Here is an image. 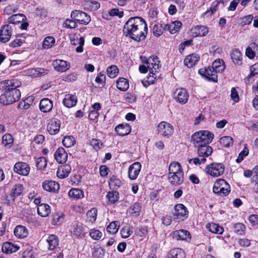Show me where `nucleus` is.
Returning <instances> with one entry per match:
<instances>
[{"mask_svg": "<svg viewBox=\"0 0 258 258\" xmlns=\"http://www.w3.org/2000/svg\"><path fill=\"white\" fill-rule=\"evenodd\" d=\"M131 127L127 123H122L117 125L115 128L116 133L121 136L129 134L131 132Z\"/></svg>", "mask_w": 258, "mask_h": 258, "instance_id": "5701e85b", "label": "nucleus"}, {"mask_svg": "<svg viewBox=\"0 0 258 258\" xmlns=\"http://www.w3.org/2000/svg\"><path fill=\"white\" fill-rule=\"evenodd\" d=\"M48 244V248L49 250H54L58 245L59 240L58 237L54 234L50 235L46 239Z\"/></svg>", "mask_w": 258, "mask_h": 258, "instance_id": "7c9ffc66", "label": "nucleus"}, {"mask_svg": "<svg viewBox=\"0 0 258 258\" xmlns=\"http://www.w3.org/2000/svg\"><path fill=\"white\" fill-rule=\"evenodd\" d=\"M42 187L46 191L56 192L59 189V184L53 180H45L42 183Z\"/></svg>", "mask_w": 258, "mask_h": 258, "instance_id": "f3484780", "label": "nucleus"}, {"mask_svg": "<svg viewBox=\"0 0 258 258\" xmlns=\"http://www.w3.org/2000/svg\"><path fill=\"white\" fill-rule=\"evenodd\" d=\"M107 76L110 78L116 77L118 73V69L115 65H112L106 70Z\"/></svg>", "mask_w": 258, "mask_h": 258, "instance_id": "de8ad7c7", "label": "nucleus"}, {"mask_svg": "<svg viewBox=\"0 0 258 258\" xmlns=\"http://www.w3.org/2000/svg\"><path fill=\"white\" fill-rule=\"evenodd\" d=\"M56 161L60 164L66 162L68 158V154L63 148H58L54 154Z\"/></svg>", "mask_w": 258, "mask_h": 258, "instance_id": "4be33fe9", "label": "nucleus"}, {"mask_svg": "<svg viewBox=\"0 0 258 258\" xmlns=\"http://www.w3.org/2000/svg\"><path fill=\"white\" fill-rule=\"evenodd\" d=\"M108 201L114 204L118 200V192L117 191H109L106 195Z\"/></svg>", "mask_w": 258, "mask_h": 258, "instance_id": "6e6d98bb", "label": "nucleus"}, {"mask_svg": "<svg viewBox=\"0 0 258 258\" xmlns=\"http://www.w3.org/2000/svg\"><path fill=\"white\" fill-rule=\"evenodd\" d=\"M15 235L20 238L26 237L28 235V231L27 228L23 226H17L14 231Z\"/></svg>", "mask_w": 258, "mask_h": 258, "instance_id": "473e14b6", "label": "nucleus"}, {"mask_svg": "<svg viewBox=\"0 0 258 258\" xmlns=\"http://www.w3.org/2000/svg\"><path fill=\"white\" fill-rule=\"evenodd\" d=\"M140 58L143 63L147 64V68L151 74L154 75L159 72L161 64L157 56H152L148 58L145 56H141Z\"/></svg>", "mask_w": 258, "mask_h": 258, "instance_id": "39448f33", "label": "nucleus"}, {"mask_svg": "<svg viewBox=\"0 0 258 258\" xmlns=\"http://www.w3.org/2000/svg\"><path fill=\"white\" fill-rule=\"evenodd\" d=\"M208 145L209 144L197 146L198 147L197 152L199 157L206 159L207 157L212 154L213 149Z\"/></svg>", "mask_w": 258, "mask_h": 258, "instance_id": "a211bd4d", "label": "nucleus"}, {"mask_svg": "<svg viewBox=\"0 0 258 258\" xmlns=\"http://www.w3.org/2000/svg\"><path fill=\"white\" fill-rule=\"evenodd\" d=\"M164 30H165L164 25L161 24H155L153 28V34L157 37L161 36Z\"/></svg>", "mask_w": 258, "mask_h": 258, "instance_id": "49530a36", "label": "nucleus"}, {"mask_svg": "<svg viewBox=\"0 0 258 258\" xmlns=\"http://www.w3.org/2000/svg\"><path fill=\"white\" fill-rule=\"evenodd\" d=\"M211 67L213 68L217 73H221L225 69L224 62L222 59H217L215 60Z\"/></svg>", "mask_w": 258, "mask_h": 258, "instance_id": "c03bdc74", "label": "nucleus"}, {"mask_svg": "<svg viewBox=\"0 0 258 258\" xmlns=\"http://www.w3.org/2000/svg\"><path fill=\"white\" fill-rule=\"evenodd\" d=\"M222 2V0H216L212 3L210 7V10L207 11L204 13V15H212L214 12L217 11V7H218L220 3Z\"/></svg>", "mask_w": 258, "mask_h": 258, "instance_id": "864d4df0", "label": "nucleus"}, {"mask_svg": "<svg viewBox=\"0 0 258 258\" xmlns=\"http://www.w3.org/2000/svg\"><path fill=\"white\" fill-rule=\"evenodd\" d=\"M234 232L238 235H244L245 232V226L241 223H237L233 225Z\"/></svg>", "mask_w": 258, "mask_h": 258, "instance_id": "3c124183", "label": "nucleus"}, {"mask_svg": "<svg viewBox=\"0 0 258 258\" xmlns=\"http://www.w3.org/2000/svg\"><path fill=\"white\" fill-rule=\"evenodd\" d=\"M219 142L221 145L225 147H229L233 144V139L229 136H224L220 138Z\"/></svg>", "mask_w": 258, "mask_h": 258, "instance_id": "603ef678", "label": "nucleus"}, {"mask_svg": "<svg viewBox=\"0 0 258 258\" xmlns=\"http://www.w3.org/2000/svg\"><path fill=\"white\" fill-rule=\"evenodd\" d=\"M62 102L66 107L68 108H71L76 105L77 102V98L75 95L67 94L65 95Z\"/></svg>", "mask_w": 258, "mask_h": 258, "instance_id": "393cba45", "label": "nucleus"}, {"mask_svg": "<svg viewBox=\"0 0 258 258\" xmlns=\"http://www.w3.org/2000/svg\"><path fill=\"white\" fill-rule=\"evenodd\" d=\"M185 254L181 248H177L171 249L168 254V258H185Z\"/></svg>", "mask_w": 258, "mask_h": 258, "instance_id": "f704fd0d", "label": "nucleus"}, {"mask_svg": "<svg viewBox=\"0 0 258 258\" xmlns=\"http://www.w3.org/2000/svg\"><path fill=\"white\" fill-rule=\"evenodd\" d=\"M168 179L169 183L174 186L181 184L184 181V173L180 164L178 162H171L168 167Z\"/></svg>", "mask_w": 258, "mask_h": 258, "instance_id": "7ed1b4c3", "label": "nucleus"}, {"mask_svg": "<svg viewBox=\"0 0 258 258\" xmlns=\"http://www.w3.org/2000/svg\"><path fill=\"white\" fill-rule=\"evenodd\" d=\"M119 228V225L117 222H112L107 227V231L112 234L116 233Z\"/></svg>", "mask_w": 258, "mask_h": 258, "instance_id": "4d7b16f0", "label": "nucleus"}, {"mask_svg": "<svg viewBox=\"0 0 258 258\" xmlns=\"http://www.w3.org/2000/svg\"><path fill=\"white\" fill-rule=\"evenodd\" d=\"M132 231L128 227H124L120 230L121 236L123 238H128L132 234Z\"/></svg>", "mask_w": 258, "mask_h": 258, "instance_id": "338daca9", "label": "nucleus"}, {"mask_svg": "<svg viewBox=\"0 0 258 258\" xmlns=\"http://www.w3.org/2000/svg\"><path fill=\"white\" fill-rule=\"evenodd\" d=\"M148 229L146 226H139L135 231L136 235L141 237H145L148 233Z\"/></svg>", "mask_w": 258, "mask_h": 258, "instance_id": "bf43d9fd", "label": "nucleus"}, {"mask_svg": "<svg viewBox=\"0 0 258 258\" xmlns=\"http://www.w3.org/2000/svg\"><path fill=\"white\" fill-rule=\"evenodd\" d=\"M199 59L200 57L198 55L192 54L185 57L184 60V63L188 68H190L194 66Z\"/></svg>", "mask_w": 258, "mask_h": 258, "instance_id": "bb28decb", "label": "nucleus"}, {"mask_svg": "<svg viewBox=\"0 0 258 258\" xmlns=\"http://www.w3.org/2000/svg\"><path fill=\"white\" fill-rule=\"evenodd\" d=\"M84 9L91 11L98 10L100 8V4L95 1L88 0L84 2Z\"/></svg>", "mask_w": 258, "mask_h": 258, "instance_id": "c9c22d12", "label": "nucleus"}, {"mask_svg": "<svg viewBox=\"0 0 258 258\" xmlns=\"http://www.w3.org/2000/svg\"><path fill=\"white\" fill-rule=\"evenodd\" d=\"M68 195L70 197L76 199L83 198L84 196L83 190L76 188L71 189L68 192Z\"/></svg>", "mask_w": 258, "mask_h": 258, "instance_id": "79ce46f5", "label": "nucleus"}, {"mask_svg": "<svg viewBox=\"0 0 258 258\" xmlns=\"http://www.w3.org/2000/svg\"><path fill=\"white\" fill-rule=\"evenodd\" d=\"M54 70L60 72H64L70 68V63L61 59H55L52 62Z\"/></svg>", "mask_w": 258, "mask_h": 258, "instance_id": "4468645a", "label": "nucleus"}, {"mask_svg": "<svg viewBox=\"0 0 258 258\" xmlns=\"http://www.w3.org/2000/svg\"><path fill=\"white\" fill-rule=\"evenodd\" d=\"M199 73L208 80L213 82L217 81V73L212 67L202 68L199 70Z\"/></svg>", "mask_w": 258, "mask_h": 258, "instance_id": "9d476101", "label": "nucleus"}, {"mask_svg": "<svg viewBox=\"0 0 258 258\" xmlns=\"http://www.w3.org/2000/svg\"><path fill=\"white\" fill-rule=\"evenodd\" d=\"M60 122L57 119H52L48 123L47 130L49 134L54 135L58 133L60 129Z\"/></svg>", "mask_w": 258, "mask_h": 258, "instance_id": "6ab92c4d", "label": "nucleus"}, {"mask_svg": "<svg viewBox=\"0 0 258 258\" xmlns=\"http://www.w3.org/2000/svg\"><path fill=\"white\" fill-rule=\"evenodd\" d=\"M71 170V167L69 164H65L58 168L57 171V176L59 178L67 177Z\"/></svg>", "mask_w": 258, "mask_h": 258, "instance_id": "c85d7f7f", "label": "nucleus"}, {"mask_svg": "<svg viewBox=\"0 0 258 258\" xmlns=\"http://www.w3.org/2000/svg\"><path fill=\"white\" fill-rule=\"evenodd\" d=\"M71 18L76 22L83 25L88 24L91 21L90 16L83 11H74L71 13Z\"/></svg>", "mask_w": 258, "mask_h": 258, "instance_id": "1a4fd4ad", "label": "nucleus"}, {"mask_svg": "<svg viewBox=\"0 0 258 258\" xmlns=\"http://www.w3.org/2000/svg\"><path fill=\"white\" fill-rule=\"evenodd\" d=\"M47 165V160L45 157L38 158L36 161V166L38 169H44Z\"/></svg>", "mask_w": 258, "mask_h": 258, "instance_id": "680f3d73", "label": "nucleus"}, {"mask_svg": "<svg viewBox=\"0 0 258 258\" xmlns=\"http://www.w3.org/2000/svg\"><path fill=\"white\" fill-rule=\"evenodd\" d=\"M53 107L52 102L48 98H43L39 103L40 110L43 112L50 111Z\"/></svg>", "mask_w": 258, "mask_h": 258, "instance_id": "a878e982", "label": "nucleus"}, {"mask_svg": "<svg viewBox=\"0 0 258 258\" xmlns=\"http://www.w3.org/2000/svg\"><path fill=\"white\" fill-rule=\"evenodd\" d=\"M182 23L178 21L171 22L170 24L164 25L165 30H168L171 34H175L179 31Z\"/></svg>", "mask_w": 258, "mask_h": 258, "instance_id": "c756f323", "label": "nucleus"}, {"mask_svg": "<svg viewBox=\"0 0 258 258\" xmlns=\"http://www.w3.org/2000/svg\"><path fill=\"white\" fill-rule=\"evenodd\" d=\"M123 31L126 36L140 41L146 38L148 27L145 21L142 18L134 17H131L125 22Z\"/></svg>", "mask_w": 258, "mask_h": 258, "instance_id": "f257e3e1", "label": "nucleus"}, {"mask_svg": "<svg viewBox=\"0 0 258 258\" xmlns=\"http://www.w3.org/2000/svg\"><path fill=\"white\" fill-rule=\"evenodd\" d=\"M158 134L168 138L174 132L173 126L166 121L160 122L157 126Z\"/></svg>", "mask_w": 258, "mask_h": 258, "instance_id": "6e6552de", "label": "nucleus"}, {"mask_svg": "<svg viewBox=\"0 0 258 258\" xmlns=\"http://www.w3.org/2000/svg\"><path fill=\"white\" fill-rule=\"evenodd\" d=\"M13 143V138L11 135L7 134L4 135L2 137V143L6 146L8 145L12 144Z\"/></svg>", "mask_w": 258, "mask_h": 258, "instance_id": "0e129e2a", "label": "nucleus"}, {"mask_svg": "<svg viewBox=\"0 0 258 258\" xmlns=\"http://www.w3.org/2000/svg\"><path fill=\"white\" fill-rule=\"evenodd\" d=\"M108 183L110 188L113 189H117L121 184L120 180L114 176L110 178Z\"/></svg>", "mask_w": 258, "mask_h": 258, "instance_id": "a18cd8bd", "label": "nucleus"}, {"mask_svg": "<svg viewBox=\"0 0 258 258\" xmlns=\"http://www.w3.org/2000/svg\"><path fill=\"white\" fill-rule=\"evenodd\" d=\"M19 247L15 245L11 242H6L3 244L2 249V251L6 253H12L17 251Z\"/></svg>", "mask_w": 258, "mask_h": 258, "instance_id": "72a5a7b5", "label": "nucleus"}, {"mask_svg": "<svg viewBox=\"0 0 258 258\" xmlns=\"http://www.w3.org/2000/svg\"><path fill=\"white\" fill-rule=\"evenodd\" d=\"M89 235L93 239L97 240L101 238L102 233L98 229H92L90 230Z\"/></svg>", "mask_w": 258, "mask_h": 258, "instance_id": "052dcab7", "label": "nucleus"}, {"mask_svg": "<svg viewBox=\"0 0 258 258\" xmlns=\"http://www.w3.org/2000/svg\"><path fill=\"white\" fill-rule=\"evenodd\" d=\"M213 190L215 194L226 196L230 191V186L224 179H219L214 183Z\"/></svg>", "mask_w": 258, "mask_h": 258, "instance_id": "423d86ee", "label": "nucleus"}, {"mask_svg": "<svg viewBox=\"0 0 258 258\" xmlns=\"http://www.w3.org/2000/svg\"><path fill=\"white\" fill-rule=\"evenodd\" d=\"M23 186L21 184H16L12 189L11 195L14 198L18 197L20 196L23 191Z\"/></svg>", "mask_w": 258, "mask_h": 258, "instance_id": "09e8293b", "label": "nucleus"}, {"mask_svg": "<svg viewBox=\"0 0 258 258\" xmlns=\"http://www.w3.org/2000/svg\"><path fill=\"white\" fill-rule=\"evenodd\" d=\"M84 39L82 37H77L76 39H71V44L73 45H79L76 48V51L77 52L81 53L83 51V46L84 45Z\"/></svg>", "mask_w": 258, "mask_h": 258, "instance_id": "e433bc0d", "label": "nucleus"}, {"mask_svg": "<svg viewBox=\"0 0 258 258\" xmlns=\"http://www.w3.org/2000/svg\"><path fill=\"white\" fill-rule=\"evenodd\" d=\"M116 87L120 91H126L129 87L127 80L123 78L118 79L116 81Z\"/></svg>", "mask_w": 258, "mask_h": 258, "instance_id": "a19ab883", "label": "nucleus"}, {"mask_svg": "<svg viewBox=\"0 0 258 258\" xmlns=\"http://www.w3.org/2000/svg\"><path fill=\"white\" fill-rule=\"evenodd\" d=\"M91 145L93 147L94 149H95L96 151H98L101 148V147L103 146V144L101 142V141L96 139H93L90 141Z\"/></svg>", "mask_w": 258, "mask_h": 258, "instance_id": "69168bd1", "label": "nucleus"}, {"mask_svg": "<svg viewBox=\"0 0 258 258\" xmlns=\"http://www.w3.org/2000/svg\"><path fill=\"white\" fill-rule=\"evenodd\" d=\"M73 233L77 236H81L83 233V228L81 225L78 223L73 224Z\"/></svg>", "mask_w": 258, "mask_h": 258, "instance_id": "e2e57ef3", "label": "nucleus"}, {"mask_svg": "<svg viewBox=\"0 0 258 258\" xmlns=\"http://www.w3.org/2000/svg\"><path fill=\"white\" fill-rule=\"evenodd\" d=\"M55 39L52 36L46 37L43 42V47L45 49H48L54 45Z\"/></svg>", "mask_w": 258, "mask_h": 258, "instance_id": "8fccbe9b", "label": "nucleus"}, {"mask_svg": "<svg viewBox=\"0 0 258 258\" xmlns=\"http://www.w3.org/2000/svg\"><path fill=\"white\" fill-rule=\"evenodd\" d=\"M63 220V216L62 213H57L53 216L52 224L57 225L60 224Z\"/></svg>", "mask_w": 258, "mask_h": 258, "instance_id": "13d9d810", "label": "nucleus"}, {"mask_svg": "<svg viewBox=\"0 0 258 258\" xmlns=\"http://www.w3.org/2000/svg\"><path fill=\"white\" fill-rule=\"evenodd\" d=\"M214 134L208 131H200L196 132L191 136L195 146L210 144L214 138Z\"/></svg>", "mask_w": 258, "mask_h": 258, "instance_id": "20e7f679", "label": "nucleus"}, {"mask_svg": "<svg viewBox=\"0 0 258 258\" xmlns=\"http://www.w3.org/2000/svg\"><path fill=\"white\" fill-rule=\"evenodd\" d=\"M188 211L186 208L182 204H178L174 207L173 215L177 219L183 220L187 217Z\"/></svg>", "mask_w": 258, "mask_h": 258, "instance_id": "9b49d317", "label": "nucleus"}, {"mask_svg": "<svg viewBox=\"0 0 258 258\" xmlns=\"http://www.w3.org/2000/svg\"><path fill=\"white\" fill-rule=\"evenodd\" d=\"M27 75L33 77H39L48 73V70L43 68H31L25 71Z\"/></svg>", "mask_w": 258, "mask_h": 258, "instance_id": "aec40b11", "label": "nucleus"}, {"mask_svg": "<svg viewBox=\"0 0 258 258\" xmlns=\"http://www.w3.org/2000/svg\"><path fill=\"white\" fill-rule=\"evenodd\" d=\"M86 222L89 224H93L96 220L97 216V210L93 208L90 210L86 214Z\"/></svg>", "mask_w": 258, "mask_h": 258, "instance_id": "4c0bfd02", "label": "nucleus"}, {"mask_svg": "<svg viewBox=\"0 0 258 258\" xmlns=\"http://www.w3.org/2000/svg\"><path fill=\"white\" fill-rule=\"evenodd\" d=\"M22 258H35V253L32 249L28 248L23 252Z\"/></svg>", "mask_w": 258, "mask_h": 258, "instance_id": "774afa93", "label": "nucleus"}, {"mask_svg": "<svg viewBox=\"0 0 258 258\" xmlns=\"http://www.w3.org/2000/svg\"><path fill=\"white\" fill-rule=\"evenodd\" d=\"M14 171L19 174L26 176L30 172L29 165L24 162H18L14 167Z\"/></svg>", "mask_w": 258, "mask_h": 258, "instance_id": "ddd939ff", "label": "nucleus"}, {"mask_svg": "<svg viewBox=\"0 0 258 258\" xmlns=\"http://www.w3.org/2000/svg\"><path fill=\"white\" fill-rule=\"evenodd\" d=\"M207 229L212 233L221 234L224 232L222 227L214 223H210L207 225Z\"/></svg>", "mask_w": 258, "mask_h": 258, "instance_id": "ea45409f", "label": "nucleus"}, {"mask_svg": "<svg viewBox=\"0 0 258 258\" xmlns=\"http://www.w3.org/2000/svg\"><path fill=\"white\" fill-rule=\"evenodd\" d=\"M231 58L235 64L240 66L242 64V54L238 49L232 50L230 54Z\"/></svg>", "mask_w": 258, "mask_h": 258, "instance_id": "2f4dec72", "label": "nucleus"}, {"mask_svg": "<svg viewBox=\"0 0 258 258\" xmlns=\"http://www.w3.org/2000/svg\"><path fill=\"white\" fill-rule=\"evenodd\" d=\"M12 28L9 25L2 27L0 33V41L2 43L8 42L12 36Z\"/></svg>", "mask_w": 258, "mask_h": 258, "instance_id": "dca6fc26", "label": "nucleus"}, {"mask_svg": "<svg viewBox=\"0 0 258 258\" xmlns=\"http://www.w3.org/2000/svg\"><path fill=\"white\" fill-rule=\"evenodd\" d=\"M3 88L6 90L0 96V103L4 105L13 104L18 101L21 95L20 91L17 89L20 85V81L15 80H6L2 82Z\"/></svg>", "mask_w": 258, "mask_h": 258, "instance_id": "f03ea898", "label": "nucleus"}, {"mask_svg": "<svg viewBox=\"0 0 258 258\" xmlns=\"http://www.w3.org/2000/svg\"><path fill=\"white\" fill-rule=\"evenodd\" d=\"M173 237L177 240H187L190 239L189 232L182 229L174 231L173 232Z\"/></svg>", "mask_w": 258, "mask_h": 258, "instance_id": "b1692460", "label": "nucleus"}, {"mask_svg": "<svg viewBox=\"0 0 258 258\" xmlns=\"http://www.w3.org/2000/svg\"><path fill=\"white\" fill-rule=\"evenodd\" d=\"M51 212L50 207L46 204H41L38 206L37 213L42 217H46Z\"/></svg>", "mask_w": 258, "mask_h": 258, "instance_id": "cd10ccee", "label": "nucleus"}, {"mask_svg": "<svg viewBox=\"0 0 258 258\" xmlns=\"http://www.w3.org/2000/svg\"><path fill=\"white\" fill-rule=\"evenodd\" d=\"M189 97L188 93L184 88L177 89L174 93V98L179 103H186Z\"/></svg>", "mask_w": 258, "mask_h": 258, "instance_id": "f8f14e48", "label": "nucleus"}, {"mask_svg": "<svg viewBox=\"0 0 258 258\" xmlns=\"http://www.w3.org/2000/svg\"><path fill=\"white\" fill-rule=\"evenodd\" d=\"M141 210V204L140 203H135L133 206L130 207L128 212L133 217H138L140 214Z\"/></svg>", "mask_w": 258, "mask_h": 258, "instance_id": "37998d69", "label": "nucleus"}, {"mask_svg": "<svg viewBox=\"0 0 258 258\" xmlns=\"http://www.w3.org/2000/svg\"><path fill=\"white\" fill-rule=\"evenodd\" d=\"M62 143L66 147L70 148L75 144V139L72 136H66L63 138Z\"/></svg>", "mask_w": 258, "mask_h": 258, "instance_id": "5fc2aeb1", "label": "nucleus"}, {"mask_svg": "<svg viewBox=\"0 0 258 258\" xmlns=\"http://www.w3.org/2000/svg\"><path fill=\"white\" fill-rule=\"evenodd\" d=\"M190 31L192 36L194 37L204 36L208 34L209 29L206 26L200 25L191 28Z\"/></svg>", "mask_w": 258, "mask_h": 258, "instance_id": "412c9836", "label": "nucleus"}, {"mask_svg": "<svg viewBox=\"0 0 258 258\" xmlns=\"http://www.w3.org/2000/svg\"><path fill=\"white\" fill-rule=\"evenodd\" d=\"M141 164L139 162H135L132 165H131L128 168V177L132 180L136 179L141 169Z\"/></svg>", "mask_w": 258, "mask_h": 258, "instance_id": "2eb2a0df", "label": "nucleus"}, {"mask_svg": "<svg viewBox=\"0 0 258 258\" xmlns=\"http://www.w3.org/2000/svg\"><path fill=\"white\" fill-rule=\"evenodd\" d=\"M25 18V16L22 14H14L9 17L8 21L10 24H16L22 22Z\"/></svg>", "mask_w": 258, "mask_h": 258, "instance_id": "58836bf2", "label": "nucleus"}, {"mask_svg": "<svg viewBox=\"0 0 258 258\" xmlns=\"http://www.w3.org/2000/svg\"><path fill=\"white\" fill-rule=\"evenodd\" d=\"M225 171V166L221 163L213 162L207 166L206 172L213 177L222 175Z\"/></svg>", "mask_w": 258, "mask_h": 258, "instance_id": "0eeeda50", "label": "nucleus"}]
</instances>
